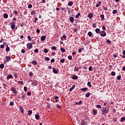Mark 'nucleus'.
Wrapping results in <instances>:
<instances>
[{
	"label": "nucleus",
	"instance_id": "1",
	"mask_svg": "<svg viewBox=\"0 0 125 125\" xmlns=\"http://www.w3.org/2000/svg\"><path fill=\"white\" fill-rule=\"evenodd\" d=\"M110 109V106L109 105L106 106L103 108L102 110V114L103 115H107V113L109 112V110Z\"/></svg>",
	"mask_w": 125,
	"mask_h": 125
},
{
	"label": "nucleus",
	"instance_id": "2",
	"mask_svg": "<svg viewBox=\"0 0 125 125\" xmlns=\"http://www.w3.org/2000/svg\"><path fill=\"white\" fill-rule=\"evenodd\" d=\"M10 90L11 91H12L13 92V93H14V95H15V96H16V95H17V91L16 90V89L14 87H11L10 88Z\"/></svg>",
	"mask_w": 125,
	"mask_h": 125
},
{
	"label": "nucleus",
	"instance_id": "3",
	"mask_svg": "<svg viewBox=\"0 0 125 125\" xmlns=\"http://www.w3.org/2000/svg\"><path fill=\"white\" fill-rule=\"evenodd\" d=\"M21 96L20 97L21 99H23L25 100V98L26 97V94H25L23 92H22L21 94Z\"/></svg>",
	"mask_w": 125,
	"mask_h": 125
},
{
	"label": "nucleus",
	"instance_id": "4",
	"mask_svg": "<svg viewBox=\"0 0 125 125\" xmlns=\"http://www.w3.org/2000/svg\"><path fill=\"white\" fill-rule=\"evenodd\" d=\"M27 48L28 49H31L33 47V44L32 43H28L26 45Z\"/></svg>",
	"mask_w": 125,
	"mask_h": 125
},
{
	"label": "nucleus",
	"instance_id": "5",
	"mask_svg": "<svg viewBox=\"0 0 125 125\" xmlns=\"http://www.w3.org/2000/svg\"><path fill=\"white\" fill-rule=\"evenodd\" d=\"M10 60H11V58L10 57V56H6V61H4V62L5 63V62H6V63H7V62H9Z\"/></svg>",
	"mask_w": 125,
	"mask_h": 125
},
{
	"label": "nucleus",
	"instance_id": "6",
	"mask_svg": "<svg viewBox=\"0 0 125 125\" xmlns=\"http://www.w3.org/2000/svg\"><path fill=\"white\" fill-rule=\"evenodd\" d=\"M100 36H101V37H106V32H105V31H102L101 32V33H100Z\"/></svg>",
	"mask_w": 125,
	"mask_h": 125
},
{
	"label": "nucleus",
	"instance_id": "7",
	"mask_svg": "<svg viewBox=\"0 0 125 125\" xmlns=\"http://www.w3.org/2000/svg\"><path fill=\"white\" fill-rule=\"evenodd\" d=\"M32 85H37L38 84V81L36 80L32 81Z\"/></svg>",
	"mask_w": 125,
	"mask_h": 125
},
{
	"label": "nucleus",
	"instance_id": "8",
	"mask_svg": "<svg viewBox=\"0 0 125 125\" xmlns=\"http://www.w3.org/2000/svg\"><path fill=\"white\" fill-rule=\"evenodd\" d=\"M81 125H87V123L85 122V120H83L81 121Z\"/></svg>",
	"mask_w": 125,
	"mask_h": 125
},
{
	"label": "nucleus",
	"instance_id": "9",
	"mask_svg": "<svg viewBox=\"0 0 125 125\" xmlns=\"http://www.w3.org/2000/svg\"><path fill=\"white\" fill-rule=\"evenodd\" d=\"M45 39H46V37L44 35H42L41 38V42H43V41H45Z\"/></svg>",
	"mask_w": 125,
	"mask_h": 125
},
{
	"label": "nucleus",
	"instance_id": "10",
	"mask_svg": "<svg viewBox=\"0 0 125 125\" xmlns=\"http://www.w3.org/2000/svg\"><path fill=\"white\" fill-rule=\"evenodd\" d=\"M87 17H88V18H89L90 19H91V18L93 17V14H92V13H89L88 14Z\"/></svg>",
	"mask_w": 125,
	"mask_h": 125
},
{
	"label": "nucleus",
	"instance_id": "11",
	"mask_svg": "<svg viewBox=\"0 0 125 125\" xmlns=\"http://www.w3.org/2000/svg\"><path fill=\"white\" fill-rule=\"evenodd\" d=\"M53 72L54 74H58L59 70H56L55 68H53Z\"/></svg>",
	"mask_w": 125,
	"mask_h": 125
},
{
	"label": "nucleus",
	"instance_id": "12",
	"mask_svg": "<svg viewBox=\"0 0 125 125\" xmlns=\"http://www.w3.org/2000/svg\"><path fill=\"white\" fill-rule=\"evenodd\" d=\"M95 32L97 34H100V33H101V31H100V29L99 28L96 29Z\"/></svg>",
	"mask_w": 125,
	"mask_h": 125
},
{
	"label": "nucleus",
	"instance_id": "13",
	"mask_svg": "<svg viewBox=\"0 0 125 125\" xmlns=\"http://www.w3.org/2000/svg\"><path fill=\"white\" fill-rule=\"evenodd\" d=\"M15 27H16L15 24H12L11 23V28L12 30H15Z\"/></svg>",
	"mask_w": 125,
	"mask_h": 125
},
{
	"label": "nucleus",
	"instance_id": "14",
	"mask_svg": "<svg viewBox=\"0 0 125 125\" xmlns=\"http://www.w3.org/2000/svg\"><path fill=\"white\" fill-rule=\"evenodd\" d=\"M69 20H70V22H71V23H73L74 21V17H70L69 18Z\"/></svg>",
	"mask_w": 125,
	"mask_h": 125
},
{
	"label": "nucleus",
	"instance_id": "15",
	"mask_svg": "<svg viewBox=\"0 0 125 125\" xmlns=\"http://www.w3.org/2000/svg\"><path fill=\"white\" fill-rule=\"evenodd\" d=\"M79 70V67H78V65H76L74 68V71L75 72H78Z\"/></svg>",
	"mask_w": 125,
	"mask_h": 125
},
{
	"label": "nucleus",
	"instance_id": "16",
	"mask_svg": "<svg viewBox=\"0 0 125 125\" xmlns=\"http://www.w3.org/2000/svg\"><path fill=\"white\" fill-rule=\"evenodd\" d=\"M4 18H5V19H7V18H8V15H7V14L6 13H4L3 15Z\"/></svg>",
	"mask_w": 125,
	"mask_h": 125
},
{
	"label": "nucleus",
	"instance_id": "17",
	"mask_svg": "<svg viewBox=\"0 0 125 125\" xmlns=\"http://www.w3.org/2000/svg\"><path fill=\"white\" fill-rule=\"evenodd\" d=\"M40 115H37V114H36V115H35V119H36V120H37L38 121H39V120H40Z\"/></svg>",
	"mask_w": 125,
	"mask_h": 125
},
{
	"label": "nucleus",
	"instance_id": "18",
	"mask_svg": "<svg viewBox=\"0 0 125 125\" xmlns=\"http://www.w3.org/2000/svg\"><path fill=\"white\" fill-rule=\"evenodd\" d=\"M78 76H77V75H74V76H73L72 77V79L73 80H78Z\"/></svg>",
	"mask_w": 125,
	"mask_h": 125
},
{
	"label": "nucleus",
	"instance_id": "19",
	"mask_svg": "<svg viewBox=\"0 0 125 125\" xmlns=\"http://www.w3.org/2000/svg\"><path fill=\"white\" fill-rule=\"evenodd\" d=\"M100 4H101V1H99V3H98L97 4H96V7H99V6H100Z\"/></svg>",
	"mask_w": 125,
	"mask_h": 125
},
{
	"label": "nucleus",
	"instance_id": "20",
	"mask_svg": "<svg viewBox=\"0 0 125 125\" xmlns=\"http://www.w3.org/2000/svg\"><path fill=\"white\" fill-rule=\"evenodd\" d=\"M83 103V102H82V101H80L79 102H76L75 104L76 105H81V104H82Z\"/></svg>",
	"mask_w": 125,
	"mask_h": 125
},
{
	"label": "nucleus",
	"instance_id": "21",
	"mask_svg": "<svg viewBox=\"0 0 125 125\" xmlns=\"http://www.w3.org/2000/svg\"><path fill=\"white\" fill-rule=\"evenodd\" d=\"M20 110L21 111V113H24V109H23V107L20 106Z\"/></svg>",
	"mask_w": 125,
	"mask_h": 125
},
{
	"label": "nucleus",
	"instance_id": "22",
	"mask_svg": "<svg viewBox=\"0 0 125 125\" xmlns=\"http://www.w3.org/2000/svg\"><path fill=\"white\" fill-rule=\"evenodd\" d=\"M88 88L87 87H85V88H82L81 89V90L82 91H86V90H87Z\"/></svg>",
	"mask_w": 125,
	"mask_h": 125
},
{
	"label": "nucleus",
	"instance_id": "23",
	"mask_svg": "<svg viewBox=\"0 0 125 125\" xmlns=\"http://www.w3.org/2000/svg\"><path fill=\"white\" fill-rule=\"evenodd\" d=\"M7 79H13V77L12 76V75H9L7 77Z\"/></svg>",
	"mask_w": 125,
	"mask_h": 125
},
{
	"label": "nucleus",
	"instance_id": "24",
	"mask_svg": "<svg viewBox=\"0 0 125 125\" xmlns=\"http://www.w3.org/2000/svg\"><path fill=\"white\" fill-rule=\"evenodd\" d=\"M76 87V86L75 85H73L69 89L70 91H72V90H73V89H75V87Z\"/></svg>",
	"mask_w": 125,
	"mask_h": 125
},
{
	"label": "nucleus",
	"instance_id": "25",
	"mask_svg": "<svg viewBox=\"0 0 125 125\" xmlns=\"http://www.w3.org/2000/svg\"><path fill=\"white\" fill-rule=\"evenodd\" d=\"M73 1H70L68 3V5H69V6H72V5H73Z\"/></svg>",
	"mask_w": 125,
	"mask_h": 125
},
{
	"label": "nucleus",
	"instance_id": "26",
	"mask_svg": "<svg viewBox=\"0 0 125 125\" xmlns=\"http://www.w3.org/2000/svg\"><path fill=\"white\" fill-rule=\"evenodd\" d=\"M100 18H101V21H103L104 20V15H101Z\"/></svg>",
	"mask_w": 125,
	"mask_h": 125
},
{
	"label": "nucleus",
	"instance_id": "27",
	"mask_svg": "<svg viewBox=\"0 0 125 125\" xmlns=\"http://www.w3.org/2000/svg\"><path fill=\"white\" fill-rule=\"evenodd\" d=\"M37 63H38V62H37V61H33L32 62V64H33V65H37Z\"/></svg>",
	"mask_w": 125,
	"mask_h": 125
},
{
	"label": "nucleus",
	"instance_id": "28",
	"mask_svg": "<svg viewBox=\"0 0 125 125\" xmlns=\"http://www.w3.org/2000/svg\"><path fill=\"white\" fill-rule=\"evenodd\" d=\"M32 113H33V111H32V110H29L28 113V116H31V115H32Z\"/></svg>",
	"mask_w": 125,
	"mask_h": 125
},
{
	"label": "nucleus",
	"instance_id": "29",
	"mask_svg": "<svg viewBox=\"0 0 125 125\" xmlns=\"http://www.w3.org/2000/svg\"><path fill=\"white\" fill-rule=\"evenodd\" d=\"M85 96L86 97H89V96H90V93L87 92V93H86Z\"/></svg>",
	"mask_w": 125,
	"mask_h": 125
},
{
	"label": "nucleus",
	"instance_id": "30",
	"mask_svg": "<svg viewBox=\"0 0 125 125\" xmlns=\"http://www.w3.org/2000/svg\"><path fill=\"white\" fill-rule=\"evenodd\" d=\"M124 121H125V117H122L120 122H121V123H123V122H124Z\"/></svg>",
	"mask_w": 125,
	"mask_h": 125
},
{
	"label": "nucleus",
	"instance_id": "31",
	"mask_svg": "<svg viewBox=\"0 0 125 125\" xmlns=\"http://www.w3.org/2000/svg\"><path fill=\"white\" fill-rule=\"evenodd\" d=\"M10 50V49L9 48V47H8V45H7V47L6 48V51L8 52Z\"/></svg>",
	"mask_w": 125,
	"mask_h": 125
},
{
	"label": "nucleus",
	"instance_id": "32",
	"mask_svg": "<svg viewBox=\"0 0 125 125\" xmlns=\"http://www.w3.org/2000/svg\"><path fill=\"white\" fill-rule=\"evenodd\" d=\"M87 84L88 86L91 87V83L90 82H88Z\"/></svg>",
	"mask_w": 125,
	"mask_h": 125
},
{
	"label": "nucleus",
	"instance_id": "33",
	"mask_svg": "<svg viewBox=\"0 0 125 125\" xmlns=\"http://www.w3.org/2000/svg\"><path fill=\"white\" fill-rule=\"evenodd\" d=\"M80 15H81V13H78L75 16V18H79V17H80Z\"/></svg>",
	"mask_w": 125,
	"mask_h": 125
},
{
	"label": "nucleus",
	"instance_id": "34",
	"mask_svg": "<svg viewBox=\"0 0 125 125\" xmlns=\"http://www.w3.org/2000/svg\"><path fill=\"white\" fill-rule=\"evenodd\" d=\"M0 69H3L4 68V64H3L2 63L0 65Z\"/></svg>",
	"mask_w": 125,
	"mask_h": 125
},
{
	"label": "nucleus",
	"instance_id": "35",
	"mask_svg": "<svg viewBox=\"0 0 125 125\" xmlns=\"http://www.w3.org/2000/svg\"><path fill=\"white\" fill-rule=\"evenodd\" d=\"M121 78H122V76H121L120 75H118L116 79L117 80H118V81H120V80H121Z\"/></svg>",
	"mask_w": 125,
	"mask_h": 125
},
{
	"label": "nucleus",
	"instance_id": "36",
	"mask_svg": "<svg viewBox=\"0 0 125 125\" xmlns=\"http://www.w3.org/2000/svg\"><path fill=\"white\" fill-rule=\"evenodd\" d=\"M31 15H35L36 14V11L33 10L31 13Z\"/></svg>",
	"mask_w": 125,
	"mask_h": 125
},
{
	"label": "nucleus",
	"instance_id": "37",
	"mask_svg": "<svg viewBox=\"0 0 125 125\" xmlns=\"http://www.w3.org/2000/svg\"><path fill=\"white\" fill-rule=\"evenodd\" d=\"M93 115H96L97 111H96L95 109L93 110Z\"/></svg>",
	"mask_w": 125,
	"mask_h": 125
},
{
	"label": "nucleus",
	"instance_id": "38",
	"mask_svg": "<svg viewBox=\"0 0 125 125\" xmlns=\"http://www.w3.org/2000/svg\"><path fill=\"white\" fill-rule=\"evenodd\" d=\"M88 35L89 36V37H91V36H92V33L90 31L88 32Z\"/></svg>",
	"mask_w": 125,
	"mask_h": 125
},
{
	"label": "nucleus",
	"instance_id": "39",
	"mask_svg": "<svg viewBox=\"0 0 125 125\" xmlns=\"http://www.w3.org/2000/svg\"><path fill=\"white\" fill-rule=\"evenodd\" d=\"M57 108H58L59 109H60V110H61L62 109V107H61V106L59 104H58L57 105Z\"/></svg>",
	"mask_w": 125,
	"mask_h": 125
},
{
	"label": "nucleus",
	"instance_id": "40",
	"mask_svg": "<svg viewBox=\"0 0 125 125\" xmlns=\"http://www.w3.org/2000/svg\"><path fill=\"white\" fill-rule=\"evenodd\" d=\"M61 51H62V52H65V51H66V50H65L64 48H61Z\"/></svg>",
	"mask_w": 125,
	"mask_h": 125
},
{
	"label": "nucleus",
	"instance_id": "41",
	"mask_svg": "<svg viewBox=\"0 0 125 125\" xmlns=\"http://www.w3.org/2000/svg\"><path fill=\"white\" fill-rule=\"evenodd\" d=\"M117 12H118V11H117V10H114L112 11L113 14H116V13H117Z\"/></svg>",
	"mask_w": 125,
	"mask_h": 125
},
{
	"label": "nucleus",
	"instance_id": "42",
	"mask_svg": "<svg viewBox=\"0 0 125 125\" xmlns=\"http://www.w3.org/2000/svg\"><path fill=\"white\" fill-rule=\"evenodd\" d=\"M111 75L113 76H116V72H115V71L111 72Z\"/></svg>",
	"mask_w": 125,
	"mask_h": 125
},
{
	"label": "nucleus",
	"instance_id": "43",
	"mask_svg": "<svg viewBox=\"0 0 125 125\" xmlns=\"http://www.w3.org/2000/svg\"><path fill=\"white\" fill-rule=\"evenodd\" d=\"M64 62H65V59H62L60 60V62L61 63H64Z\"/></svg>",
	"mask_w": 125,
	"mask_h": 125
},
{
	"label": "nucleus",
	"instance_id": "44",
	"mask_svg": "<svg viewBox=\"0 0 125 125\" xmlns=\"http://www.w3.org/2000/svg\"><path fill=\"white\" fill-rule=\"evenodd\" d=\"M51 49H52V50H56V47H55V46H53L51 47Z\"/></svg>",
	"mask_w": 125,
	"mask_h": 125
},
{
	"label": "nucleus",
	"instance_id": "45",
	"mask_svg": "<svg viewBox=\"0 0 125 125\" xmlns=\"http://www.w3.org/2000/svg\"><path fill=\"white\" fill-rule=\"evenodd\" d=\"M13 105H14V103H13V102H10V106H13Z\"/></svg>",
	"mask_w": 125,
	"mask_h": 125
},
{
	"label": "nucleus",
	"instance_id": "46",
	"mask_svg": "<svg viewBox=\"0 0 125 125\" xmlns=\"http://www.w3.org/2000/svg\"><path fill=\"white\" fill-rule=\"evenodd\" d=\"M102 29L103 30V31H105L106 30V27L104 25L102 27Z\"/></svg>",
	"mask_w": 125,
	"mask_h": 125
},
{
	"label": "nucleus",
	"instance_id": "47",
	"mask_svg": "<svg viewBox=\"0 0 125 125\" xmlns=\"http://www.w3.org/2000/svg\"><path fill=\"white\" fill-rule=\"evenodd\" d=\"M27 39H28V41H32V38H31V36H28L27 37Z\"/></svg>",
	"mask_w": 125,
	"mask_h": 125
},
{
	"label": "nucleus",
	"instance_id": "48",
	"mask_svg": "<svg viewBox=\"0 0 125 125\" xmlns=\"http://www.w3.org/2000/svg\"><path fill=\"white\" fill-rule=\"evenodd\" d=\"M44 53H47L48 52V50H47V49H44Z\"/></svg>",
	"mask_w": 125,
	"mask_h": 125
},
{
	"label": "nucleus",
	"instance_id": "49",
	"mask_svg": "<svg viewBox=\"0 0 125 125\" xmlns=\"http://www.w3.org/2000/svg\"><path fill=\"white\" fill-rule=\"evenodd\" d=\"M49 58H48V57H45V60L46 61H49Z\"/></svg>",
	"mask_w": 125,
	"mask_h": 125
},
{
	"label": "nucleus",
	"instance_id": "50",
	"mask_svg": "<svg viewBox=\"0 0 125 125\" xmlns=\"http://www.w3.org/2000/svg\"><path fill=\"white\" fill-rule=\"evenodd\" d=\"M34 52L35 53H38L39 52V49H35V50H34Z\"/></svg>",
	"mask_w": 125,
	"mask_h": 125
},
{
	"label": "nucleus",
	"instance_id": "51",
	"mask_svg": "<svg viewBox=\"0 0 125 125\" xmlns=\"http://www.w3.org/2000/svg\"><path fill=\"white\" fill-rule=\"evenodd\" d=\"M28 7L29 8H32V7H33V5H32V4H30L28 5Z\"/></svg>",
	"mask_w": 125,
	"mask_h": 125
},
{
	"label": "nucleus",
	"instance_id": "52",
	"mask_svg": "<svg viewBox=\"0 0 125 125\" xmlns=\"http://www.w3.org/2000/svg\"><path fill=\"white\" fill-rule=\"evenodd\" d=\"M72 57L71 56H68V59H69V60H72Z\"/></svg>",
	"mask_w": 125,
	"mask_h": 125
},
{
	"label": "nucleus",
	"instance_id": "53",
	"mask_svg": "<svg viewBox=\"0 0 125 125\" xmlns=\"http://www.w3.org/2000/svg\"><path fill=\"white\" fill-rule=\"evenodd\" d=\"M97 108H98L99 109H101V105L99 104L97 105Z\"/></svg>",
	"mask_w": 125,
	"mask_h": 125
},
{
	"label": "nucleus",
	"instance_id": "54",
	"mask_svg": "<svg viewBox=\"0 0 125 125\" xmlns=\"http://www.w3.org/2000/svg\"><path fill=\"white\" fill-rule=\"evenodd\" d=\"M106 42H107V43L110 44V43H111V41H110V40H106Z\"/></svg>",
	"mask_w": 125,
	"mask_h": 125
},
{
	"label": "nucleus",
	"instance_id": "55",
	"mask_svg": "<svg viewBox=\"0 0 125 125\" xmlns=\"http://www.w3.org/2000/svg\"><path fill=\"white\" fill-rule=\"evenodd\" d=\"M41 31L40 30V29H37L36 30V32L38 33V34H40Z\"/></svg>",
	"mask_w": 125,
	"mask_h": 125
},
{
	"label": "nucleus",
	"instance_id": "56",
	"mask_svg": "<svg viewBox=\"0 0 125 125\" xmlns=\"http://www.w3.org/2000/svg\"><path fill=\"white\" fill-rule=\"evenodd\" d=\"M11 24H13V25H15V24H16V21H12V22L11 23Z\"/></svg>",
	"mask_w": 125,
	"mask_h": 125
},
{
	"label": "nucleus",
	"instance_id": "57",
	"mask_svg": "<svg viewBox=\"0 0 125 125\" xmlns=\"http://www.w3.org/2000/svg\"><path fill=\"white\" fill-rule=\"evenodd\" d=\"M89 71H92V67L89 66L88 68Z\"/></svg>",
	"mask_w": 125,
	"mask_h": 125
},
{
	"label": "nucleus",
	"instance_id": "58",
	"mask_svg": "<svg viewBox=\"0 0 125 125\" xmlns=\"http://www.w3.org/2000/svg\"><path fill=\"white\" fill-rule=\"evenodd\" d=\"M37 21H38V18H35V20L34 21V22L36 23V22H37Z\"/></svg>",
	"mask_w": 125,
	"mask_h": 125
},
{
	"label": "nucleus",
	"instance_id": "59",
	"mask_svg": "<svg viewBox=\"0 0 125 125\" xmlns=\"http://www.w3.org/2000/svg\"><path fill=\"white\" fill-rule=\"evenodd\" d=\"M27 95H28V96H31V95H32V94L31 93V92H28Z\"/></svg>",
	"mask_w": 125,
	"mask_h": 125
},
{
	"label": "nucleus",
	"instance_id": "60",
	"mask_svg": "<svg viewBox=\"0 0 125 125\" xmlns=\"http://www.w3.org/2000/svg\"><path fill=\"white\" fill-rule=\"evenodd\" d=\"M55 61V60L54 59H52L51 60V63H54V62Z\"/></svg>",
	"mask_w": 125,
	"mask_h": 125
},
{
	"label": "nucleus",
	"instance_id": "61",
	"mask_svg": "<svg viewBox=\"0 0 125 125\" xmlns=\"http://www.w3.org/2000/svg\"><path fill=\"white\" fill-rule=\"evenodd\" d=\"M0 48H4V45L1 44V45H0Z\"/></svg>",
	"mask_w": 125,
	"mask_h": 125
},
{
	"label": "nucleus",
	"instance_id": "62",
	"mask_svg": "<svg viewBox=\"0 0 125 125\" xmlns=\"http://www.w3.org/2000/svg\"><path fill=\"white\" fill-rule=\"evenodd\" d=\"M93 28H96V24L95 23L93 24Z\"/></svg>",
	"mask_w": 125,
	"mask_h": 125
},
{
	"label": "nucleus",
	"instance_id": "63",
	"mask_svg": "<svg viewBox=\"0 0 125 125\" xmlns=\"http://www.w3.org/2000/svg\"><path fill=\"white\" fill-rule=\"evenodd\" d=\"M14 14H16V15H17L18 14V12H17V11H14Z\"/></svg>",
	"mask_w": 125,
	"mask_h": 125
},
{
	"label": "nucleus",
	"instance_id": "64",
	"mask_svg": "<svg viewBox=\"0 0 125 125\" xmlns=\"http://www.w3.org/2000/svg\"><path fill=\"white\" fill-rule=\"evenodd\" d=\"M24 91L25 92L27 91V87H26V86L24 87Z\"/></svg>",
	"mask_w": 125,
	"mask_h": 125
}]
</instances>
